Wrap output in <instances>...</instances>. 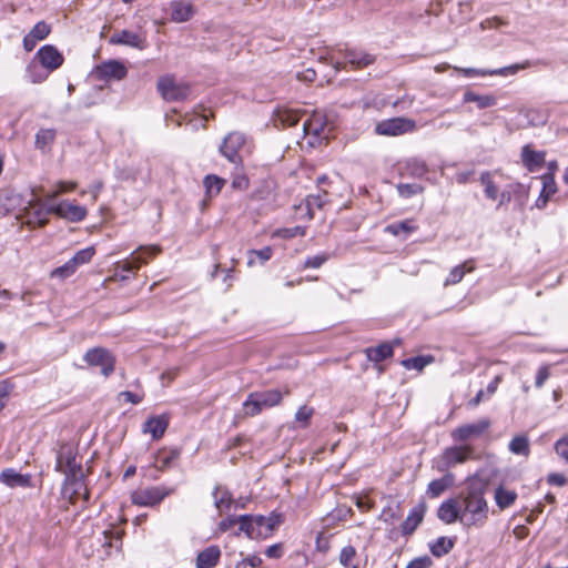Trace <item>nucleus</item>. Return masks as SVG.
I'll return each instance as SVG.
<instances>
[{
  "label": "nucleus",
  "instance_id": "10",
  "mask_svg": "<svg viewBox=\"0 0 568 568\" xmlns=\"http://www.w3.org/2000/svg\"><path fill=\"white\" fill-rule=\"evenodd\" d=\"M490 427V420L483 418L473 424L460 425L455 428L450 436L455 442H467L481 436Z\"/></svg>",
  "mask_w": 568,
  "mask_h": 568
},
{
  "label": "nucleus",
  "instance_id": "62",
  "mask_svg": "<svg viewBox=\"0 0 568 568\" xmlns=\"http://www.w3.org/2000/svg\"><path fill=\"white\" fill-rule=\"evenodd\" d=\"M398 190L403 196H409L415 193H420L423 191L422 186L417 184H402L398 186Z\"/></svg>",
  "mask_w": 568,
  "mask_h": 568
},
{
  "label": "nucleus",
  "instance_id": "3",
  "mask_svg": "<svg viewBox=\"0 0 568 568\" xmlns=\"http://www.w3.org/2000/svg\"><path fill=\"white\" fill-rule=\"evenodd\" d=\"M475 449L471 445L449 446L434 459V467L439 471H446L456 465L464 464L471 459Z\"/></svg>",
  "mask_w": 568,
  "mask_h": 568
},
{
  "label": "nucleus",
  "instance_id": "52",
  "mask_svg": "<svg viewBox=\"0 0 568 568\" xmlns=\"http://www.w3.org/2000/svg\"><path fill=\"white\" fill-rule=\"evenodd\" d=\"M414 230L415 226H413L408 221L395 223L386 227V231L392 233L393 235H399L400 233H410Z\"/></svg>",
  "mask_w": 568,
  "mask_h": 568
},
{
  "label": "nucleus",
  "instance_id": "4",
  "mask_svg": "<svg viewBox=\"0 0 568 568\" xmlns=\"http://www.w3.org/2000/svg\"><path fill=\"white\" fill-rule=\"evenodd\" d=\"M51 213V206L47 207L39 199L31 197L24 201L18 220L31 227H42L48 223Z\"/></svg>",
  "mask_w": 568,
  "mask_h": 568
},
{
  "label": "nucleus",
  "instance_id": "58",
  "mask_svg": "<svg viewBox=\"0 0 568 568\" xmlns=\"http://www.w3.org/2000/svg\"><path fill=\"white\" fill-rule=\"evenodd\" d=\"M27 71L32 83H40L44 81L48 77L45 73L39 71L37 64L33 63L29 64Z\"/></svg>",
  "mask_w": 568,
  "mask_h": 568
},
{
  "label": "nucleus",
  "instance_id": "60",
  "mask_svg": "<svg viewBox=\"0 0 568 568\" xmlns=\"http://www.w3.org/2000/svg\"><path fill=\"white\" fill-rule=\"evenodd\" d=\"M327 257L325 255L311 256L305 261L304 266L306 268H318L325 263Z\"/></svg>",
  "mask_w": 568,
  "mask_h": 568
},
{
  "label": "nucleus",
  "instance_id": "33",
  "mask_svg": "<svg viewBox=\"0 0 568 568\" xmlns=\"http://www.w3.org/2000/svg\"><path fill=\"white\" fill-rule=\"evenodd\" d=\"M240 530L243 531L248 538H262L263 529H256L255 518L252 515H242L239 517Z\"/></svg>",
  "mask_w": 568,
  "mask_h": 568
},
{
  "label": "nucleus",
  "instance_id": "6",
  "mask_svg": "<svg viewBox=\"0 0 568 568\" xmlns=\"http://www.w3.org/2000/svg\"><path fill=\"white\" fill-rule=\"evenodd\" d=\"M173 489L164 486H151L132 491L131 500L136 506L152 507L161 503Z\"/></svg>",
  "mask_w": 568,
  "mask_h": 568
},
{
  "label": "nucleus",
  "instance_id": "27",
  "mask_svg": "<svg viewBox=\"0 0 568 568\" xmlns=\"http://www.w3.org/2000/svg\"><path fill=\"white\" fill-rule=\"evenodd\" d=\"M455 484V476L452 473H446L443 477L432 480L427 486V495L430 498H437L448 488Z\"/></svg>",
  "mask_w": 568,
  "mask_h": 568
},
{
  "label": "nucleus",
  "instance_id": "43",
  "mask_svg": "<svg viewBox=\"0 0 568 568\" xmlns=\"http://www.w3.org/2000/svg\"><path fill=\"white\" fill-rule=\"evenodd\" d=\"M480 182L485 186V194L490 200H497L498 197V187L495 185L493 181V176L490 172H484L480 175Z\"/></svg>",
  "mask_w": 568,
  "mask_h": 568
},
{
  "label": "nucleus",
  "instance_id": "2",
  "mask_svg": "<svg viewBox=\"0 0 568 568\" xmlns=\"http://www.w3.org/2000/svg\"><path fill=\"white\" fill-rule=\"evenodd\" d=\"M288 388L285 389L284 395H288ZM283 400V393L278 389H265L261 392L251 393L246 400L243 403L244 413L247 416H255L263 409L277 406Z\"/></svg>",
  "mask_w": 568,
  "mask_h": 568
},
{
  "label": "nucleus",
  "instance_id": "11",
  "mask_svg": "<svg viewBox=\"0 0 568 568\" xmlns=\"http://www.w3.org/2000/svg\"><path fill=\"white\" fill-rule=\"evenodd\" d=\"M52 213L60 219L67 220L72 223L83 221L88 215V210L79 204L70 201H61L51 206Z\"/></svg>",
  "mask_w": 568,
  "mask_h": 568
},
{
  "label": "nucleus",
  "instance_id": "21",
  "mask_svg": "<svg viewBox=\"0 0 568 568\" xmlns=\"http://www.w3.org/2000/svg\"><path fill=\"white\" fill-rule=\"evenodd\" d=\"M97 72L99 73L101 79L122 80L123 78H125L128 70L122 62L118 60H110L99 65L97 68Z\"/></svg>",
  "mask_w": 568,
  "mask_h": 568
},
{
  "label": "nucleus",
  "instance_id": "22",
  "mask_svg": "<svg viewBox=\"0 0 568 568\" xmlns=\"http://www.w3.org/2000/svg\"><path fill=\"white\" fill-rule=\"evenodd\" d=\"M169 425V417L166 415H159L150 417L143 425V433L150 434L153 439H160Z\"/></svg>",
  "mask_w": 568,
  "mask_h": 568
},
{
  "label": "nucleus",
  "instance_id": "29",
  "mask_svg": "<svg viewBox=\"0 0 568 568\" xmlns=\"http://www.w3.org/2000/svg\"><path fill=\"white\" fill-rule=\"evenodd\" d=\"M542 181V190L540 192V196L538 197L536 205L538 207H544L548 202V199L557 192V185L555 182V176L552 173H546L541 176Z\"/></svg>",
  "mask_w": 568,
  "mask_h": 568
},
{
  "label": "nucleus",
  "instance_id": "36",
  "mask_svg": "<svg viewBox=\"0 0 568 568\" xmlns=\"http://www.w3.org/2000/svg\"><path fill=\"white\" fill-rule=\"evenodd\" d=\"M473 270L474 265L469 264L468 262L454 267L445 281V286L459 283L463 280L465 273L471 272Z\"/></svg>",
  "mask_w": 568,
  "mask_h": 568
},
{
  "label": "nucleus",
  "instance_id": "30",
  "mask_svg": "<svg viewBox=\"0 0 568 568\" xmlns=\"http://www.w3.org/2000/svg\"><path fill=\"white\" fill-rule=\"evenodd\" d=\"M345 58L347 63L355 69L365 68L375 61L374 55L362 50H348Z\"/></svg>",
  "mask_w": 568,
  "mask_h": 568
},
{
  "label": "nucleus",
  "instance_id": "16",
  "mask_svg": "<svg viewBox=\"0 0 568 568\" xmlns=\"http://www.w3.org/2000/svg\"><path fill=\"white\" fill-rule=\"evenodd\" d=\"M63 490L64 494L69 495L72 503H74L79 497H82L84 501L89 500V493L83 481L82 471L65 477Z\"/></svg>",
  "mask_w": 568,
  "mask_h": 568
},
{
  "label": "nucleus",
  "instance_id": "5",
  "mask_svg": "<svg viewBox=\"0 0 568 568\" xmlns=\"http://www.w3.org/2000/svg\"><path fill=\"white\" fill-rule=\"evenodd\" d=\"M417 129V124L413 119L398 116L378 122L375 132L378 135L398 136L412 133Z\"/></svg>",
  "mask_w": 568,
  "mask_h": 568
},
{
  "label": "nucleus",
  "instance_id": "57",
  "mask_svg": "<svg viewBox=\"0 0 568 568\" xmlns=\"http://www.w3.org/2000/svg\"><path fill=\"white\" fill-rule=\"evenodd\" d=\"M354 503L358 509L362 511H368L374 507V501L371 500L367 495L361 496V495H354L353 496Z\"/></svg>",
  "mask_w": 568,
  "mask_h": 568
},
{
  "label": "nucleus",
  "instance_id": "26",
  "mask_svg": "<svg viewBox=\"0 0 568 568\" xmlns=\"http://www.w3.org/2000/svg\"><path fill=\"white\" fill-rule=\"evenodd\" d=\"M545 155V152L534 151L529 145H525L521 150L523 163L530 172H536L544 165Z\"/></svg>",
  "mask_w": 568,
  "mask_h": 568
},
{
  "label": "nucleus",
  "instance_id": "17",
  "mask_svg": "<svg viewBox=\"0 0 568 568\" xmlns=\"http://www.w3.org/2000/svg\"><path fill=\"white\" fill-rule=\"evenodd\" d=\"M170 18L176 23L190 21L196 13V8L189 0H173L169 3Z\"/></svg>",
  "mask_w": 568,
  "mask_h": 568
},
{
  "label": "nucleus",
  "instance_id": "1",
  "mask_svg": "<svg viewBox=\"0 0 568 568\" xmlns=\"http://www.w3.org/2000/svg\"><path fill=\"white\" fill-rule=\"evenodd\" d=\"M485 484L469 479L467 494L462 500V524L465 527L483 526L488 518V504L484 497Z\"/></svg>",
  "mask_w": 568,
  "mask_h": 568
},
{
  "label": "nucleus",
  "instance_id": "20",
  "mask_svg": "<svg viewBox=\"0 0 568 568\" xmlns=\"http://www.w3.org/2000/svg\"><path fill=\"white\" fill-rule=\"evenodd\" d=\"M303 129L306 134L316 138H326L328 131V123L322 112H314L311 118L304 122Z\"/></svg>",
  "mask_w": 568,
  "mask_h": 568
},
{
  "label": "nucleus",
  "instance_id": "49",
  "mask_svg": "<svg viewBox=\"0 0 568 568\" xmlns=\"http://www.w3.org/2000/svg\"><path fill=\"white\" fill-rule=\"evenodd\" d=\"M51 28L44 21H39L29 32L32 38L41 41L44 40L50 34Z\"/></svg>",
  "mask_w": 568,
  "mask_h": 568
},
{
  "label": "nucleus",
  "instance_id": "8",
  "mask_svg": "<svg viewBox=\"0 0 568 568\" xmlns=\"http://www.w3.org/2000/svg\"><path fill=\"white\" fill-rule=\"evenodd\" d=\"M88 366H100L103 376L108 377L114 372L115 358L104 347H93L85 352L83 356Z\"/></svg>",
  "mask_w": 568,
  "mask_h": 568
},
{
  "label": "nucleus",
  "instance_id": "50",
  "mask_svg": "<svg viewBox=\"0 0 568 568\" xmlns=\"http://www.w3.org/2000/svg\"><path fill=\"white\" fill-rule=\"evenodd\" d=\"M215 506L222 510L224 507L229 508L231 504V495L227 490L216 488L214 490Z\"/></svg>",
  "mask_w": 568,
  "mask_h": 568
},
{
  "label": "nucleus",
  "instance_id": "34",
  "mask_svg": "<svg viewBox=\"0 0 568 568\" xmlns=\"http://www.w3.org/2000/svg\"><path fill=\"white\" fill-rule=\"evenodd\" d=\"M465 102H474L479 109L494 106L497 102L496 98L490 94H477L473 91H467L464 94Z\"/></svg>",
  "mask_w": 568,
  "mask_h": 568
},
{
  "label": "nucleus",
  "instance_id": "14",
  "mask_svg": "<svg viewBox=\"0 0 568 568\" xmlns=\"http://www.w3.org/2000/svg\"><path fill=\"white\" fill-rule=\"evenodd\" d=\"M75 455L71 446L62 445L57 456V471L64 474L65 477L82 471L81 467L75 463Z\"/></svg>",
  "mask_w": 568,
  "mask_h": 568
},
{
  "label": "nucleus",
  "instance_id": "64",
  "mask_svg": "<svg viewBox=\"0 0 568 568\" xmlns=\"http://www.w3.org/2000/svg\"><path fill=\"white\" fill-rule=\"evenodd\" d=\"M432 564L430 558L423 557V558H416L413 561H410L406 568H428Z\"/></svg>",
  "mask_w": 568,
  "mask_h": 568
},
{
  "label": "nucleus",
  "instance_id": "23",
  "mask_svg": "<svg viewBox=\"0 0 568 568\" xmlns=\"http://www.w3.org/2000/svg\"><path fill=\"white\" fill-rule=\"evenodd\" d=\"M525 67L524 65H520V64H513V65H509V67H504V68H500V69H496V70H479V69H471V68H466V69H462V68H456L455 67V70L462 72L463 74L465 75H507V74H515L517 71H519L520 69H524Z\"/></svg>",
  "mask_w": 568,
  "mask_h": 568
},
{
  "label": "nucleus",
  "instance_id": "31",
  "mask_svg": "<svg viewBox=\"0 0 568 568\" xmlns=\"http://www.w3.org/2000/svg\"><path fill=\"white\" fill-rule=\"evenodd\" d=\"M364 352L368 361L379 363L393 356L394 347L390 343H383L376 347H367Z\"/></svg>",
  "mask_w": 568,
  "mask_h": 568
},
{
  "label": "nucleus",
  "instance_id": "38",
  "mask_svg": "<svg viewBox=\"0 0 568 568\" xmlns=\"http://www.w3.org/2000/svg\"><path fill=\"white\" fill-rule=\"evenodd\" d=\"M95 254V248L93 246H89L78 251L72 258L69 261L73 264V266L78 270L80 266L88 264Z\"/></svg>",
  "mask_w": 568,
  "mask_h": 568
},
{
  "label": "nucleus",
  "instance_id": "51",
  "mask_svg": "<svg viewBox=\"0 0 568 568\" xmlns=\"http://www.w3.org/2000/svg\"><path fill=\"white\" fill-rule=\"evenodd\" d=\"M326 193L324 195L317 194V195H310L306 197V207L308 211V216H313V210L314 209H322L325 203Z\"/></svg>",
  "mask_w": 568,
  "mask_h": 568
},
{
  "label": "nucleus",
  "instance_id": "19",
  "mask_svg": "<svg viewBox=\"0 0 568 568\" xmlns=\"http://www.w3.org/2000/svg\"><path fill=\"white\" fill-rule=\"evenodd\" d=\"M109 41L112 44L126 45L139 50H144L148 45L145 36L132 32L130 30H122L113 33Z\"/></svg>",
  "mask_w": 568,
  "mask_h": 568
},
{
  "label": "nucleus",
  "instance_id": "12",
  "mask_svg": "<svg viewBox=\"0 0 568 568\" xmlns=\"http://www.w3.org/2000/svg\"><path fill=\"white\" fill-rule=\"evenodd\" d=\"M34 60L48 72H52L63 64L64 57L54 45L45 44L38 50Z\"/></svg>",
  "mask_w": 568,
  "mask_h": 568
},
{
  "label": "nucleus",
  "instance_id": "56",
  "mask_svg": "<svg viewBox=\"0 0 568 568\" xmlns=\"http://www.w3.org/2000/svg\"><path fill=\"white\" fill-rule=\"evenodd\" d=\"M262 565V558L256 555L248 556L242 561L237 562L235 568H260Z\"/></svg>",
  "mask_w": 568,
  "mask_h": 568
},
{
  "label": "nucleus",
  "instance_id": "47",
  "mask_svg": "<svg viewBox=\"0 0 568 568\" xmlns=\"http://www.w3.org/2000/svg\"><path fill=\"white\" fill-rule=\"evenodd\" d=\"M314 415V409L307 405H303L298 407L295 413V422L301 425V427H307L310 425V420Z\"/></svg>",
  "mask_w": 568,
  "mask_h": 568
},
{
  "label": "nucleus",
  "instance_id": "53",
  "mask_svg": "<svg viewBox=\"0 0 568 568\" xmlns=\"http://www.w3.org/2000/svg\"><path fill=\"white\" fill-rule=\"evenodd\" d=\"M250 258H248V265H253L254 260L252 256H257L262 263L268 261L272 257L273 251L270 246H265L261 250H252L248 252Z\"/></svg>",
  "mask_w": 568,
  "mask_h": 568
},
{
  "label": "nucleus",
  "instance_id": "32",
  "mask_svg": "<svg viewBox=\"0 0 568 568\" xmlns=\"http://www.w3.org/2000/svg\"><path fill=\"white\" fill-rule=\"evenodd\" d=\"M496 505L501 509H506L510 507L517 499V493L515 490L507 489L503 486H499L495 490L494 495Z\"/></svg>",
  "mask_w": 568,
  "mask_h": 568
},
{
  "label": "nucleus",
  "instance_id": "24",
  "mask_svg": "<svg viewBox=\"0 0 568 568\" xmlns=\"http://www.w3.org/2000/svg\"><path fill=\"white\" fill-rule=\"evenodd\" d=\"M425 510L426 506L424 504H419L409 511L408 516L402 524L403 534L412 535L416 530V528L423 521Z\"/></svg>",
  "mask_w": 568,
  "mask_h": 568
},
{
  "label": "nucleus",
  "instance_id": "9",
  "mask_svg": "<svg viewBox=\"0 0 568 568\" xmlns=\"http://www.w3.org/2000/svg\"><path fill=\"white\" fill-rule=\"evenodd\" d=\"M158 90L166 101L185 99L190 88L185 83L176 82L172 75H163L158 80Z\"/></svg>",
  "mask_w": 568,
  "mask_h": 568
},
{
  "label": "nucleus",
  "instance_id": "59",
  "mask_svg": "<svg viewBox=\"0 0 568 568\" xmlns=\"http://www.w3.org/2000/svg\"><path fill=\"white\" fill-rule=\"evenodd\" d=\"M506 24V22L498 18V17H493V18H488V19H485L484 21L480 22L479 27L481 30H488V29H495V28H498L499 26H504Z\"/></svg>",
  "mask_w": 568,
  "mask_h": 568
},
{
  "label": "nucleus",
  "instance_id": "61",
  "mask_svg": "<svg viewBox=\"0 0 568 568\" xmlns=\"http://www.w3.org/2000/svg\"><path fill=\"white\" fill-rule=\"evenodd\" d=\"M547 483L549 485H555L558 487H562L567 484V478L565 475L559 473H551L547 476Z\"/></svg>",
  "mask_w": 568,
  "mask_h": 568
},
{
  "label": "nucleus",
  "instance_id": "44",
  "mask_svg": "<svg viewBox=\"0 0 568 568\" xmlns=\"http://www.w3.org/2000/svg\"><path fill=\"white\" fill-rule=\"evenodd\" d=\"M434 361L433 356H416L407 358L402 362L403 366L407 369L422 371L426 365Z\"/></svg>",
  "mask_w": 568,
  "mask_h": 568
},
{
  "label": "nucleus",
  "instance_id": "18",
  "mask_svg": "<svg viewBox=\"0 0 568 568\" xmlns=\"http://www.w3.org/2000/svg\"><path fill=\"white\" fill-rule=\"evenodd\" d=\"M462 503L456 498L443 501L437 509V517L447 525L454 524L457 520L462 524Z\"/></svg>",
  "mask_w": 568,
  "mask_h": 568
},
{
  "label": "nucleus",
  "instance_id": "25",
  "mask_svg": "<svg viewBox=\"0 0 568 568\" xmlns=\"http://www.w3.org/2000/svg\"><path fill=\"white\" fill-rule=\"evenodd\" d=\"M221 550L217 546H210L197 554L196 568H213L217 565Z\"/></svg>",
  "mask_w": 568,
  "mask_h": 568
},
{
  "label": "nucleus",
  "instance_id": "15",
  "mask_svg": "<svg viewBox=\"0 0 568 568\" xmlns=\"http://www.w3.org/2000/svg\"><path fill=\"white\" fill-rule=\"evenodd\" d=\"M136 252H140L139 255L133 256L131 261L126 260L123 262H116L115 263V271H122V272H131L135 274L138 270L140 268L141 264L148 263V255L149 257H152L156 255L160 252V248L158 246H141L138 248Z\"/></svg>",
  "mask_w": 568,
  "mask_h": 568
},
{
  "label": "nucleus",
  "instance_id": "42",
  "mask_svg": "<svg viewBox=\"0 0 568 568\" xmlns=\"http://www.w3.org/2000/svg\"><path fill=\"white\" fill-rule=\"evenodd\" d=\"M301 114L296 110L284 109L277 113V120L285 126H293L298 123Z\"/></svg>",
  "mask_w": 568,
  "mask_h": 568
},
{
  "label": "nucleus",
  "instance_id": "54",
  "mask_svg": "<svg viewBox=\"0 0 568 568\" xmlns=\"http://www.w3.org/2000/svg\"><path fill=\"white\" fill-rule=\"evenodd\" d=\"M556 454L568 463V436H562L554 445Z\"/></svg>",
  "mask_w": 568,
  "mask_h": 568
},
{
  "label": "nucleus",
  "instance_id": "40",
  "mask_svg": "<svg viewBox=\"0 0 568 568\" xmlns=\"http://www.w3.org/2000/svg\"><path fill=\"white\" fill-rule=\"evenodd\" d=\"M454 547V541L446 537H439L430 546V551L436 557H442L448 554Z\"/></svg>",
  "mask_w": 568,
  "mask_h": 568
},
{
  "label": "nucleus",
  "instance_id": "55",
  "mask_svg": "<svg viewBox=\"0 0 568 568\" xmlns=\"http://www.w3.org/2000/svg\"><path fill=\"white\" fill-rule=\"evenodd\" d=\"M277 236L284 237V239H291L295 236H304L305 235V229L303 226H294V227H287L276 231L275 233Z\"/></svg>",
  "mask_w": 568,
  "mask_h": 568
},
{
  "label": "nucleus",
  "instance_id": "63",
  "mask_svg": "<svg viewBox=\"0 0 568 568\" xmlns=\"http://www.w3.org/2000/svg\"><path fill=\"white\" fill-rule=\"evenodd\" d=\"M549 375L550 374H549L548 366L540 367L536 375V382H535L536 387H538V388L542 387L545 382L548 379Z\"/></svg>",
  "mask_w": 568,
  "mask_h": 568
},
{
  "label": "nucleus",
  "instance_id": "39",
  "mask_svg": "<svg viewBox=\"0 0 568 568\" xmlns=\"http://www.w3.org/2000/svg\"><path fill=\"white\" fill-rule=\"evenodd\" d=\"M355 559L356 550L353 546H345L342 548L338 561L344 568H358Z\"/></svg>",
  "mask_w": 568,
  "mask_h": 568
},
{
  "label": "nucleus",
  "instance_id": "46",
  "mask_svg": "<svg viewBox=\"0 0 568 568\" xmlns=\"http://www.w3.org/2000/svg\"><path fill=\"white\" fill-rule=\"evenodd\" d=\"M75 187H77L75 182L59 181V182H57L55 187L47 194V197H48V200H53V199L58 197L60 194L73 191Z\"/></svg>",
  "mask_w": 568,
  "mask_h": 568
},
{
  "label": "nucleus",
  "instance_id": "13",
  "mask_svg": "<svg viewBox=\"0 0 568 568\" xmlns=\"http://www.w3.org/2000/svg\"><path fill=\"white\" fill-rule=\"evenodd\" d=\"M24 200L21 194L11 190L0 191V216L14 214L19 219Z\"/></svg>",
  "mask_w": 568,
  "mask_h": 568
},
{
  "label": "nucleus",
  "instance_id": "7",
  "mask_svg": "<svg viewBox=\"0 0 568 568\" xmlns=\"http://www.w3.org/2000/svg\"><path fill=\"white\" fill-rule=\"evenodd\" d=\"M246 136L239 131L229 133L220 145V153L235 165L242 164L240 150L245 145Z\"/></svg>",
  "mask_w": 568,
  "mask_h": 568
},
{
  "label": "nucleus",
  "instance_id": "41",
  "mask_svg": "<svg viewBox=\"0 0 568 568\" xmlns=\"http://www.w3.org/2000/svg\"><path fill=\"white\" fill-rule=\"evenodd\" d=\"M256 529H263V537L268 536L277 526L276 517L254 516Z\"/></svg>",
  "mask_w": 568,
  "mask_h": 568
},
{
  "label": "nucleus",
  "instance_id": "37",
  "mask_svg": "<svg viewBox=\"0 0 568 568\" xmlns=\"http://www.w3.org/2000/svg\"><path fill=\"white\" fill-rule=\"evenodd\" d=\"M225 184V180L217 175L210 174L204 178V186L209 196L217 195Z\"/></svg>",
  "mask_w": 568,
  "mask_h": 568
},
{
  "label": "nucleus",
  "instance_id": "48",
  "mask_svg": "<svg viewBox=\"0 0 568 568\" xmlns=\"http://www.w3.org/2000/svg\"><path fill=\"white\" fill-rule=\"evenodd\" d=\"M55 132L52 129H42L36 135V145L39 149H44L51 144L54 140Z\"/></svg>",
  "mask_w": 568,
  "mask_h": 568
},
{
  "label": "nucleus",
  "instance_id": "45",
  "mask_svg": "<svg viewBox=\"0 0 568 568\" xmlns=\"http://www.w3.org/2000/svg\"><path fill=\"white\" fill-rule=\"evenodd\" d=\"M75 272H77V268L73 266V264L70 261H68L63 265L52 270L50 273V277L65 280V278L72 276Z\"/></svg>",
  "mask_w": 568,
  "mask_h": 568
},
{
  "label": "nucleus",
  "instance_id": "35",
  "mask_svg": "<svg viewBox=\"0 0 568 568\" xmlns=\"http://www.w3.org/2000/svg\"><path fill=\"white\" fill-rule=\"evenodd\" d=\"M509 450L515 455L528 457L530 454L529 438L526 435H517L509 443Z\"/></svg>",
  "mask_w": 568,
  "mask_h": 568
},
{
  "label": "nucleus",
  "instance_id": "28",
  "mask_svg": "<svg viewBox=\"0 0 568 568\" xmlns=\"http://www.w3.org/2000/svg\"><path fill=\"white\" fill-rule=\"evenodd\" d=\"M30 480V475H22L12 468H7L0 474V481L11 488L29 487Z\"/></svg>",
  "mask_w": 568,
  "mask_h": 568
}]
</instances>
